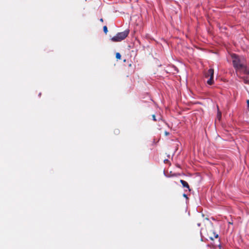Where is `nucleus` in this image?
I'll return each instance as SVG.
<instances>
[{
  "mask_svg": "<svg viewBox=\"0 0 249 249\" xmlns=\"http://www.w3.org/2000/svg\"><path fill=\"white\" fill-rule=\"evenodd\" d=\"M221 117V114L220 112H218V114H217V118H218V119H220Z\"/></svg>",
  "mask_w": 249,
  "mask_h": 249,
  "instance_id": "7",
  "label": "nucleus"
},
{
  "mask_svg": "<svg viewBox=\"0 0 249 249\" xmlns=\"http://www.w3.org/2000/svg\"><path fill=\"white\" fill-rule=\"evenodd\" d=\"M247 105L248 107H249V100H247Z\"/></svg>",
  "mask_w": 249,
  "mask_h": 249,
  "instance_id": "11",
  "label": "nucleus"
},
{
  "mask_svg": "<svg viewBox=\"0 0 249 249\" xmlns=\"http://www.w3.org/2000/svg\"><path fill=\"white\" fill-rule=\"evenodd\" d=\"M152 117L154 121H156V116L155 115H153Z\"/></svg>",
  "mask_w": 249,
  "mask_h": 249,
  "instance_id": "8",
  "label": "nucleus"
},
{
  "mask_svg": "<svg viewBox=\"0 0 249 249\" xmlns=\"http://www.w3.org/2000/svg\"><path fill=\"white\" fill-rule=\"evenodd\" d=\"M116 58H117V59H121V54H120V53H116Z\"/></svg>",
  "mask_w": 249,
  "mask_h": 249,
  "instance_id": "5",
  "label": "nucleus"
},
{
  "mask_svg": "<svg viewBox=\"0 0 249 249\" xmlns=\"http://www.w3.org/2000/svg\"><path fill=\"white\" fill-rule=\"evenodd\" d=\"M100 20L101 22H103V18H101V19H100Z\"/></svg>",
  "mask_w": 249,
  "mask_h": 249,
  "instance_id": "12",
  "label": "nucleus"
},
{
  "mask_svg": "<svg viewBox=\"0 0 249 249\" xmlns=\"http://www.w3.org/2000/svg\"><path fill=\"white\" fill-rule=\"evenodd\" d=\"M180 182L182 184V186L184 187H186V188H187L188 189H189V186L188 183L186 181H184L183 180L181 179L180 180Z\"/></svg>",
  "mask_w": 249,
  "mask_h": 249,
  "instance_id": "4",
  "label": "nucleus"
},
{
  "mask_svg": "<svg viewBox=\"0 0 249 249\" xmlns=\"http://www.w3.org/2000/svg\"><path fill=\"white\" fill-rule=\"evenodd\" d=\"M233 66L236 73H243L249 75V67L246 64V60L243 56H240L236 54H231Z\"/></svg>",
  "mask_w": 249,
  "mask_h": 249,
  "instance_id": "1",
  "label": "nucleus"
},
{
  "mask_svg": "<svg viewBox=\"0 0 249 249\" xmlns=\"http://www.w3.org/2000/svg\"><path fill=\"white\" fill-rule=\"evenodd\" d=\"M103 30H104V32L107 34V27L106 26H104L103 27Z\"/></svg>",
  "mask_w": 249,
  "mask_h": 249,
  "instance_id": "6",
  "label": "nucleus"
},
{
  "mask_svg": "<svg viewBox=\"0 0 249 249\" xmlns=\"http://www.w3.org/2000/svg\"><path fill=\"white\" fill-rule=\"evenodd\" d=\"M165 135L167 136L169 134V132H167V131H165Z\"/></svg>",
  "mask_w": 249,
  "mask_h": 249,
  "instance_id": "10",
  "label": "nucleus"
},
{
  "mask_svg": "<svg viewBox=\"0 0 249 249\" xmlns=\"http://www.w3.org/2000/svg\"><path fill=\"white\" fill-rule=\"evenodd\" d=\"M183 196H184V197H187V195H185V194H184V195H183Z\"/></svg>",
  "mask_w": 249,
  "mask_h": 249,
  "instance_id": "13",
  "label": "nucleus"
},
{
  "mask_svg": "<svg viewBox=\"0 0 249 249\" xmlns=\"http://www.w3.org/2000/svg\"><path fill=\"white\" fill-rule=\"evenodd\" d=\"M213 69H210L208 70V72L205 74V77L206 78H209L207 83L210 85H212L213 82Z\"/></svg>",
  "mask_w": 249,
  "mask_h": 249,
  "instance_id": "3",
  "label": "nucleus"
},
{
  "mask_svg": "<svg viewBox=\"0 0 249 249\" xmlns=\"http://www.w3.org/2000/svg\"><path fill=\"white\" fill-rule=\"evenodd\" d=\"M129 34L128 30H125L123 32L118 33L111 38V40L113 42H120L125 39Z\"/></svg>",
  "mask_w": 249,
  "mask_h": 249,
  "instance_id": "2",
  "label": "nucleus"
},
{
  "mask_svg": "<svg viewBox=\"0 0 249 249\" xmlns=\"http://www.w3.org/2000/svg\"><path fill=\"white\" fill-rule=\"evenodd\" d=\"M244 82L245 83H249V81L248 80H247L246 79H244Z\"/></svg>",
  "mask_w": 249,
  "mask_h": 249,
  "instance_id": "9",
  "label": "nucleus"
}]
</instances>
